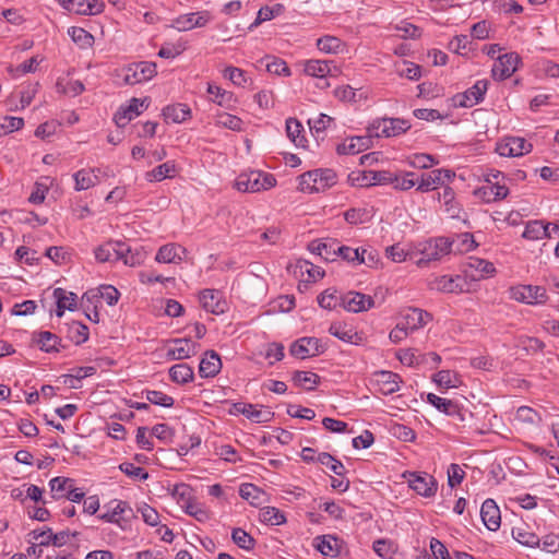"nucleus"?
Here are the masks:
<instances>
[{
  "label": "nucleus",
  "instance_id": "nucleus-1",
  "mask_svg": "<svg viewBox=\"0 0 559 559\" xmlns=\"http://www.w3.org/2000/svg\"><path fill=\"white\" fill-rule=\"evenodd\" d=\"M337 175L333 169L319 168L298 177V189L305 193H320L335 186Z\"/></svg>",
  "mask_w": 559,
  "mask_h": 559
},
{
  "label": "nucleus",
  "instance_id": "nucleus-2",
  "mask_svg": "<svg viewBox=\"0 0 559 559\" xmlns=\"http://www.w3.org/2000/svg\"><path fill=\"white\" fill-rule=\"evenodd\" d=\"M276 183L275 178L271 174L259 170H251L240 174L236 181L235 188L240 192H260L273 188Z\"/></svg>",
  "mask_w": 559,
  "mask_h": 559
},
{
  "label": "nucleus",
  "instance_id": "nucleus-3",
  "mask_svg": "<svg viewBox=\"0 0 559 559\" xmlns=\"http://www.w3.org/2000/svg\"><path fill=\"white\" fill-rule=\"evenodd\" d=\"M411 128L407 120L399 118H382L374 120L368 128L369 136H396L406 132Z\"/></svg>",
  "mask_w": 559,
  "mask_h": 559
},
{
  "label": "nucleus",
  "instance_id": "nucleus-4",
  "mask_svg": "<svg viewBox=\"0 0 559 559\" xmlns=\"http://www.w3.org/2000/svg\"><path fill=\"white\" fill-rule=\"evenodd\" d=\"M510 297L519 302L527 305H543L548 300V295L543 286L518 285L510 288Z\"/></svg>",
  "mask_w": 559,
  "mask_h": 559
},
{
  "label": "nucleus",
  "instance_id": "nucleus-5",
  "mask_svg": "<svg viewBox=\"0 0 559 559\" xmlns=\"http://www.w3.org/2000/svg\"><path fill=\"white\" fill-rule=\"evenodd\" d=\"M156 73V63L136 62L123 69V82L128 85L140 84L153 79Z\"/></svg>",
  "mask_w": 559,
  "mask_h": 559
},
{
  "label": "nucleus",
  "instance_id": "nucleus-6",
  "mask_svg": "<svg viewBox=\"0 0 559 559\" xmlns=\"http://www.w3.org/2000/svg\"><path fill=\"white\" fill-rule=\"evenodd\" d=\"M454 176L455 174L449 169H433L430 173L421 175L416 189L419 192H429L438 187L445 186Z\"/></svg>",
  "mask_w": 559,
  "mask_h": 559
},
{
  "label": "nucleus",
  "instance_id": "nucleus-7",
  "mask_svg": "<svg viewBox=\"0 0 559 559\" xmlns=\"http://www.w3.org/2000/svg\"><path fill=\"white\" fill-rule=\"evenodd\" d=\"M115 506L106 512L98 515L102 521L117 524L120 528L127 530L129 526V519L133 515V511L126 501L115 500Z\"/></svg>",
  "mask_w": 559,
  "mask_h": 559
},
{
  "label": "nucleus",
  "instance_id": "nucleus-8",
  "mask_svg": "<svg viewBox=\"0 0 559 559\" xmlns=\"http://www.w3.org/2000/svg\"><path fill=\"white\" fill-rule=\"evenodd\" d=\"M532 147V144L523 138L506 136L497 144L496 151L501 156L518 157L530 153Z\"/></svg>",
  "mask_w": 559,
  "mask_h": 559
},
{
  "label": "nucleus",
  "instance_id": "nucleus-9",
  "mask_svg": "<svg viewBox=\"0 0 559 559\" xmlns=\"http://www.w3.org/2000/svg\"><path fill=\"white\" fill-rule=\"evenodd\" d=\"M421 252L424 258L417 261L419 266L428 261L439 260L441 257L453 252V242H450L449 238L439 237L429 241Z\"/></svg>",
  "mask_w": 559,
  "mask_h": 559
},
{
  "label": "nucleus",
  "instance_id": "nucleus-10",
  "mask_svg": "<svg viewBox=\"0 0 559 559\" xmlns=\"http://www.w3.org/2000/svg\"><path fill=\"white\" fill-rule=\"evenodd\" d=\"M293 356L305 359L324 352V346L317 337H301L295 341L289 348Z\"/></svg>",
  "mask_w": 559,
  "mask_h": 559
},
{
  "label": "nucleus",
  "instance_id": "nucleus-11",
  "mask_svg": "<svg viewBox=\"0 0 559 559\" xmlns=\"http://www.w3.org/2000/svg\"><path fill=\"white\" fill-rule=\"evenodd\" d=\"M429 404L433 405L438 411L455 418L459 423H464L466 416L471 415L466 409L462 408L457 403L440 397L433 393L427 395Z\"/></svg>",
  "mask_w": 559,
  "mask_h": 559
},
{
  "label": "nucleus",
  "instance_id": "nucleus-12",
  "mask_svg": "<svg viewBox=\"0 0 559 559\" xmlns=\"http://www.w3.org/2000/svg\"><path fill=\"white\" fill-rule=\"evenodd\" d=\"M520 57L515 52H510L498 57L491 69L492 78L497 81H503L510 78L518 69Z\"/></svg>",
  "mask_w": 559,
  "mask_h": 559
},
{
  "label": "nucleus",
  "instance_id": "nucleus-13",
  "mask_svg": "<svg viewBox=\"0 0 559 559\" xmlns=\"http://www.w3.org/2000/svg\"><path fill=\"white\" fill-rule=\"evenodd\" d=\"M431 320L432 316L429 312L419 308L409 307L401 311L400 322L409 332H414L425 326Z\"/></svg>",
  "mask_w": 559,
  "mask_h": 559
},
{
  "label": "nucleus",
  "instance_id": "nucleus-14",
  "mask_svg": "<svg viewBox=\"0 0 559 559\" xmlns=\"http://www.w3.org/2000/svg\"><path fill=\"white\" fill-rule=\"evenodd\" d=\"M129 251L130 247L124 242L108 241L95 249V258L98 262L118 261Z\"/></svg>",
  "mask_w": 559,
  "mask_h": 559
},
{
  "label": "nucleus",
  "instance_id": "nucleus-15",
  "mask_svg": "<svg viewBox=\"0 0 559 559\" xmlns=\"http://www.w3.org/2000/svg\"><path fill=\"white\" fill-rule=\"evenodd\" d=\"M408 484L414 491L423 497H432L438 489V484L433 476L426 473H411Z\"/></svg>",
  "mask_w": 559,
  "mask_h": 559
},
{
  "label": "nucleus",
  "instance_id": "nucleus-16",
  "mask_svg": "<svg viewBox=\"0 0 559 559\" xmlns=\"http://www.w3.org/2000/svg\"><path fill=\"white\" fill-rule=\"evenodd\" d=\"M488 88L487 80H478L471 88L454 97L460 107H473L484 99Z\"/></svg>",
  "mask_w": 559,
  "mask_h": 559
},
{
  "label": "nucleus",
  "instance_id": "nucleus-17",
  "mask_svg": "<svg viewBox=\"0 0 559 559\" xmlns=\"http://www.w3.org/2000/svg\"><path fill=\"white\" fill-rule=\"evenodd\" d=\"M200 302L206 311L214 314H223L227 311V302L223 294L216 289H203L200 293Z\"/></svg>",
  "mask_w": 559,
  "mask_h": 559
},
{
  "label": "nucleus",
  "instance_id": "nucleus-18",
  "mask_svg": "<svg viewBox=\"0 0 559 559\" xmlns=\"http://www.w3.org/2000/svg\"><path fill=\"white\" fill-rule=\"evenodd\" d=\"M428 287L440 293L457 294L464 290V280L459 275H441L430 280Z\"/></svg>",
  "mask_w": 559,
  "mask_h": 559
},
{
  "label": "nucleus",
  "instance_id": "nucleus-19",
  "mask_svg": "<svg viewBox=\"0 0 559 559\" xmlns=\"http://www.w3.org/2000/svg\"><path fill=\"white\" fill-rule=\"evenodd\" d=\"M235 411L245 415L253 423L264 424L272 420L274 413L270 408L247 403H236Z\"/></svg>",
  "mask_w": 559,
  "mask_h": 559
},
{
  "label": "nucleus",
  "instance_id": "nucleus-20",
  "mask_svg": "<svg viewBox=\"0 0 559 559\" xmlns=\"http://www.w3.org/2000/svg\"><path fill=\"white\" fill-rule=\"evenodd\" d=\"M341 301L344 309L349 312L367 311L374 305L372 297L357 292L345 294L341 298Z\"/></svg>",
  "mask_w": 559,
  "mask_h": 559
},
{
  "label": "nucleus",
  "instance_id": "nucleus-21",
  "mask_svg": "<svg viewBox=\"0 0 559 559\" xmlns=\"http://www.w3.org/2000/svg\"><path fill=\"white\" fill-rule=\"evenodd\" d=\"M342 540L334 535H321L313 539L314 548L324 557L335 558L341 554Z\"/></svg>",
  "mask_w": 559,
  "mask_h": 559
},
{
  "label": "nucleus",
  "instance_id": "nucleus-22",
  "mask_svg": "<svg viewBox=\"0 0 559 559\" xmlns=\"http://www.w3.org/2000/svg\"><path fill=\"white\" fill-rule=\"evenodd\" d=\"M173 346L167 350V357L175 360H182L197 354V344L189 338H175Z\"/></svg>",
  "mask_w": 559,
  "mask_h": 559
},
{
  "label": "nucleus",
  "instance_id": "nucleus-23",
  "mask_svg": "<svg viewBox=\"0 0 559 559\" xmlns=\"http://www.w3.org/2000/svg\"><path fill=\"white\" fill-rule=\"evenodd\" d=\"M329 333L338 340L359 345L364 342V336L361 333L355 331L350 325L342 322H333L329 328Z\"/></svg>",
  "mask_w": 559,
  "mask_h": 559
},
{
  "label": "nucleus",
  "instance_id": "nucleus-24",
  "mask_svg": "<svg viewBox=\"0 0 559 559\" xmlns=\"http://www.w3.org/2000/svg\"><path fill=\"white\" fill-rule=\"evenodd\" d=\"M144 108V100L132 98L128 106L120 107L114 120L119 128L126 127L132 119L136 118Z\"/></svg>",
  "mask_w": 559,
  "mask_h": 559
},
{
  "label": "nucleus",
  "instance_id": "nucleus-25",
  "mask_svg": "<svg viewBox=\"0 0 559 559\" xmlns=\"http://www.w3.org/2000/svg\"><path fill=\"white\" fill-rule=\"evenodd\" d=\"M480 516L483 523L489 531H497L501 524L500 510L492 499H487L483 502L480 509Z\"/></svg>",
  "mask_w": 559,
  "mask_h": 559
},
{
  "label": "nucleus",
  "instance_id": "nucleus-26",
  "mask_svg": "<svg viewBox=\"0 0 559 559\" xmlns=\"http://www.w3.org/2000/svg\"><path fill=\"white\" fill-rule=\"evenodd\" d=\"M187 254L186 248L177 243L162 246L155 257L158 263H180Z\"/></svg>",
  "mask_w": 559,
  "mask_h": 559
},
{
  "label": "nucleus",
  "instance_id": "nucleus-27",
  "mask_svg": "<svg viewBox=\"0 0 559 559\" xmlns=\"http://www.w3.org/2000/svg\"><path fill=\"white\" fill-rule=\"evenodd\" d=\"M222 368L219 355L214 350L205 353L199 366V373L202 378L215 377Z\"/></svg>",
  "mask_w": 559,
  "mask_h": 559
},
{
  "label": "nucleus",
  "instance_id": "nucleus-28",
  "mask_svg": "<svg viewBox=\"0 0 559 559\" xmlns=\"http://www.w3.org/2000/svg\"><path fill=\"white\" fill-rule=\"evenodd\" d=\"M466 266V272L469 271V275L475 280L491 276L496 272V269L491 262L479 258H468Z\"/></svg>",
  "mask_w": 559,
  "mask_h": 559
},
{
  "label": "nucleus",
  "instance_id": "nucleus-29",
  "mask_svg": "<svg viewBox=\"0 0 559 559\" xmlns=\"http://www.w3.org/2000/svg\"><path fill=\"white\" fill-rule=\"evenodd\" d=\"M100 171L99 168L94 169H80L73 175V179L75 182L74 189L76 191L87 190L99 182L98 175L96 174Z\"/></svg>",
  "mask_w": 559,
  "mask_h": 559
},
{
  "label": "nucleus",
  "instance_id": "nucleus-30",
  "mask_svg": "<svg viewBox=\"0 0 559 559\" xmlns=\"http://www.w3.org/2000/svg\"><path fill=\"white\" fill-rule=\"evenodd\" d=\"M207 17L198 13H188L178 16L173 22V26L180 32L190 31L194 27H202L207 23Z\"/></svg>",
  "mask_w": 559,
  "mask_h": 559
},
{
  "label": "nucleus",
  "instance_id": "nucleus-31",
  "mask_svg": "<svg viewBox=\"0 0 559 559\" xmlns=\"http://www.w3.org/2000/svg\"><path fill=\"white\" fill-rule=\"evenodd\" d=\"M371 136H353L346 140L344 143L337 145L338 154H358L369 147Z\"/></svg>",
  "mask_w": 559,
  "mask_h": 559
},
{
  "label": "nucleus",
  "instance_id": "nucleus-32",
  "mask_svg": "<svg viewBox=\"0 0 559 559\" xmlns=\"http://www.w3.org/2000/svg\"><path fill=\"white\" fill-rule=\"evenodd\" d=\"M549 227L550 224H544L542 221H531L526 224L522 236L527 240L550 238L551 231L549 230Z\"/></svg>",
  "mask_w": 559,
  "mask_h": 559
},
{
  "label": "nucleus",
  "instance_id": "nucleus-33",
  "mask_svg": "<svg viewBox=\"0 0 559 559\" xmlns=\"http://www.w3.org/2000/svg\"><path fill=\"white\" fill-rule=\"evenodd\" d=\"M53 296L57 299V311L58 317H62L64 310H74L76 307V295L74 293H68L62 288H56Z\"/></svg>",
  "mask_w": 559,
  "mask_h": 559
},
{
  "label": "nucleus",
  "instance_id": "nucleus-34",
  "mask_svg": "<svg viewBox=\"0 0 559 559\" xmlns=\"http://www.w3.org/2000/svg\"><path fill=\"white\" fill-rule=\"evenodd\" d=\"M401 378L392 371H381L378 373V383L380 391L384 395L393 394L400 390Z\"/></svg>",
  "mask_w": 559,
  "mask_h": 559
},
{
  "label": "nucleus",
  "instance_id": "nucleus-35",
  "mask_svg": "<svg viewBox=\"0 0 559 559\" xmlns=\"http://www.w3.org/2000/svg\"><path fill=\"white\" fill-rule=\"evenodd\" d=\"M163 115L167 121L181 123L190 118L191 110L185 104L169 105L164 108Z\"/></svg>",
  "mask_w": 559,
  "mask_h": 559
},
{
  "label": "nucleus",
  "instance_id": "nucleus-36",
  "mask_svg": "<svg viewBox=\"0 0 559 559\" xmlns=\"http://www.w3.org/2000/svg\"><path fill=\"white\" fill-rule=\"evenodd\" d=\"M176 173H177V168H176L175 162L169 160V162L158 165L151 171H147L145 174V179L148 182L162 181L163 179L175 177Z\"/></svg>",
  "mask_w": 559,
  "mask_h": 559
},
{
  "label": "nucleus",
  "instance_id": "nucleus-37",
  "mask_svg": "<svg viewBox=\"0 0 559 559\" xmlns=\"http://www.w3.org/2000/svg\"><path fill=\"white\" fill-rule=\"evenodd\" d=\"M438 201L443 204L445 212L451 217L459 216L460 207L455 201V193L452 188L444 186L443 190L438 192Z\"/></svg>",
  "mask_w": 559,
  "mask_h": 559
},
{
  "label": "nucleus",
  "instance_id": "nucleus-38",
  "mask_svg": "<svg viewBox=\"0 0 559 559\" xmlns=\"http://www.w3.org/2000/svg\"><path fill=\"white\" fill-rule=\"evenodd\" d=\"M309 250L319 254L326 261H333L336 257V241H319L314 240L309 243Z\"/></svg>",
  "mask_w": 559,
  "mask_h": 559
},
{
  "label": "nucleus",
  "instance_id": "nucleus-39",
  "mask_svg": "<svg viewBox=\"0 0 559 559\" xmlns=\"http://www.w3.org/2000/svg\"><path fill=\"white\" fill-rule=\"evenodd\" d=\"M487 182L481 188V192L488 202L502 200L508 195L509 190L504 185H500L499 181L493 182L490 178L487 179Z\"/></svg>",
  "mask_w": 559,
  "mask_h": 559
},
{
  "label": "nucleus",
  "instance_id": "nucleus-40",
  "mask_svg": "<svg viewBox=\"0 0 559 559\" xmlns=\"http://www.w3.org/2000/svg\"><path fill=\"white\" fill-rule=\"evenodd\" d=\"M193 369L187 364H177L169 369L170 379L179 384L193 380Z\"/></svg>",
  "mask_w": 559,
  "mask_h": 559
},
{
  "label": "nucleus",
  "instance_id": "nucleus-41",
  "mask_svg": "<svg viewBox=\"0 0 559 559\" xmlns=\"http://www.w3.org/2000/svg\"><path fill=\"white\" fill-rule=\"evenodd\" d=\"M302 132L304 128L297 119L289 118L286 120L287 136L296 146H305L306 139Z\"/></svg>",
  "mask_w": 559,
  "mask_h": 559
},
{
  "label": "nucleus",
  "instance_id": "nucleus-42",
  "mask_svg": "<svg viewBox=\"0 0 559 559\" xmlns=\"http://www.w3.org/2000/svg\"><path fill=\"white\" fill-rule=\"evenodd\" d=\"M284 12V5L281 3L275 4L274 7H262L257 14L254 22L250 25V29L259 26L261 23L270 21L275 16L281 15Z\"/></svg>",
  "mask_w": 559,
  "mask_h": 559
},
{
  "label": "nucleus",
  "instance_id": "nucleus-43",
  "mask_svg": "<svg viewBox=\"0 0 559 559\" xmlns=\"http://www.w3.org/2000/svg\"><path fill=\"white\" fill-rule=\"evenodd\" d=\"M68 34L80 48L86 49L94 44V36L82 27L72 26L68 29Z\"/></svg>",
  "mask_w": 559,
  "mask_h": 559
},
{
  "label": "nucleus",
  "instance_id": "nucleus-44",
  "mask_svg": "<svg viewBox=\"0 0 559 559\" xmlns=\"http://www.w3.org/2000/svg\"><path fill=\"white\" fill-rule=\"evenodd\" d=\"M305 73L314 78H325L331 73V67L328 61L309 60L305 63Z\"/></svg>",
  "mask_w": 559,
  "mask_h": 559
},
{
  "label": "nucleus",
  "instance_id": "nucleus-45",
  "mask_svg": "<svg viewBox=\"0 0 559 559\" xmlns=\"http://www.w3.org/2000/svg\"><path fill=\"white\" fill-rule=\"evenodd\" d=\"M296 385L306 390H313L320 382V377L311 371H296L293 377Z\"/></svg>",
  "mask_w": 559,
  "mask_h": 559
},
{
  "label": "nucleus",
  "instance_id": "nucleus-46",
  "mask_svg": "<svg viewBox=\"0 0 559 559\" xmlns=\"http://www.w3.org/2000/svg\"><path fill=\"white\" fill-rule=\"evenodd\" d=\"M73 479L66 477H55L49 481L50 491L53 499L64 498L69 488L73 486Z\"/></svg>",
  "mask_w": 559,
  "mask_h": 559
},
{
  "label": "nucleus",
  "instance_id": "nucleus-47",
  "mask_svg": "<svg viewBox=\"0 0 559 559\" xmlns=\"http://www.w3.org/2000/svg\"><path fill=\"white\" fill-rule=\"evenodd\" d=\"M215 123L218 127L226 128L233 131L242 130V120L234 115L227 112H218L215 117Z\"/></svg>",
  "mask_w": 559,
  "mask_h": 559
},
{
  "label": "nucleus",
  "instance_id": "nucleus-48",
  "mask_svg": "<svg viewBox=\"0 0 559 559\" xmlns=\"http://www.w3.org/2000/svg\"><path fill=\"white\" fill-rule=\"evenodd\" d=\"M24 127V119L13 116H0V138L19 131Z\"/></svg>",
  "mask_w": 559,
  "mask_h": 559
},
{
  "label": "nucleus",
  "instance_id": "nucleus-49",
  "mask_svg": "<svg viewBox=\"0 0 559 559\" xmlns=\"http://www.w3.org/2000/svg\"><path fill=\"white\" fill-rule=\"evenodd\" d=\"M372 213L368 209H349L344 213V218L348 224L358 225L369 222Z\"/></svg>",
  "mask_w": 559,
  "mask_h": 559
},
{
  "label": "nucleus",
  "instance_id": "nucleus-50",
  "mask_svg": "<svg viewBox=\"0 0 559 559\" xmlns=\"http://www.w3.org/2000/svg\"><path fill=\"white\" fill-rule=\"evenodd\" d=\"M186 512L199 522H206L211 519V513L202 503L195 500H188Z\"/></svg>",
  "mask_w": 559,
  "mask_h": 559
},
{
  "label": "nucleus",
  "instance_id": "nucleus-51",
  "mask_svg": "<svg viewBox=\"0 0 559 559\" xmlns=\"http://www.w3.org/2000/svg\"><path fill=\"white\" fill-rule=\"evenodd\" d=\"M207 93L214 96V103L223 107L228 108L230 103L234 100V94L231 92L225 91L214 84H209Z\"/></svg>",
  "mask_w": 559,
  "mask_h": 559
},
{
  "label": "nucleus",
  "instance_id": "nucleus-52",
  "mask_svg": "<svg viewBox=\"0 0 559 559\" xmlns=\"http://www.w3.org/2000/svg\"><path fill=\"white\" fill-rule=\"evenodd\" d=\"M396 72L400 76H404L413 81H417L421 76V68L418 64L405 60L396 64Z\"/></svg>",
  "mask_w": 559,
  "mask_h": 559
},
{
  "label": "nucleus",
  "instance_id": "nucleus-53",
  "mask_svg": "<svg viewBox=\"0 0 559 559\" xmlns=\"http://www.w3.org/2000/svg\"><path fill=\"white\" fill-rule=\"evenodd\" d=\"M450 242H453L454 252H468L476 247L473 235L469 233L457 235L456 237L452 238Z\"/></svg>",
  "mask_w": 559,
  "mask_h": 559
},
{
  "label": "nucleus",
  "instance_id": "nucleus-54",
  "mask_svg": "<svg viewBox=\"0 0 559 559\" xmlns=\"http://www.w3.org/2000/svg\"><path fill=\"white\" fill-rule=\"evenodd\" d=\"M233 542L245 550H251L255 546L254 538L242 528H234L231 532Z\"/></svg>",
  "mask_w": 559,
  "mask_h": 559
},
{
  "label": "nucleus",
  "instance_id": "nucleus-55",
  "mask_svg": "<svg viewBox=\"0 0 559 559\" xmlns=\"http://www.w3.org/2000/svg\"><path fill=\"white\" fill-rule=\"evenodd\" d=\"M260 520L270 525H281L285 522V515L274 507H266L260 511Z\"/></svg>",
  "mask_w": 559,
  "mask_h": 559
},
{
  "label": "nucleus",
  "instance_id": "nucleus-56",
  "mask_svg": "<svg viewBox=\"0 0 559 559\" xmlns=\"http://www.w3.org/2000/svg\"><path fill=\"white\" fill-rule=\"evenodd\" d=\"M319 50L326 53H337L342 50L343 43L334 36H323L317 40Z\"/></svg>",
  "mask_w": 559,
  "mask_h": 559
},
{
  "label": "nucleus",
  "instance_id": "nucleus-57",
  "mask_svg": "<svg viewBox=\"0 0 559 559\" xmlns=\"http://www.w3.org/2000/svg\"><path fill=\"white\" fill-rule=\"evenodd\" d=\"M239 495L242 499L250 501L252 504L261 502L264 492L253 484H242L239 488Z\"/></svg>",
  "mask_w": 559,
  "mask_h": 559
},
{
  "label": "nucleus",
  "instance_id": "nucleus-58",
  "mask_svg": "<svg viewBox=\"0 0 559 559\" xmlns=\"http://www.w3.org/2000/svg\"><path fill=\"white\" fill-rule=\"evenodd\" d=\"M317 461L320 464L328 466L337 476H343V474L345 472V466L343 465V463L341 461L334 459L331 454H329L326 452L320 453L317 456Z\"/></svg>",
  "mask_w": 559,
  "mask_h": 559
},
{
  "label": "nucleus",
  "instance_id": "nucleus-59",
  "mask_svg": "<svg viewBox=\"0 0 559 559\" xmlns=\"http://www.w3.org/2000/svg\"><path fill=\"white\" fill-rule=\"evenodd\" d=\"M368 176L370 178L365 176V181L366 182L364 185H366V186H369V185H392L394 182V174H392L390 171H385V170H382V171H369Z\"/></svg>",
  "mask_w": 559,
  "mask_h": 559
},
{
  "label": "nucleus",
  "instance_id": "nucleus-60",
  "mask_svg": "<svg viewBox=\"0 0 559 559\" xmlns=\"http://www.w3.org/2000/svg\"><path fill=\"white\" fill-rule=\"evenodd\" d=\"M513 537L522 545L527 547H535L539 545V537L528 531L516 527L512 531Z\"/></svg>",
  "mask_w": 559,
  "mask_h": 559
},
{
  "label": "nucleus",
  "instance_id": "nucleus-61",
  "mask_svg": "<svg viewBox=\"0 0 559 559\" xmlns=\"http://www.w3.org/2000/svg\"><path fill=\"white\" fill-rule=\"evenodd\" d=\"M438 163L439 160L432 155L425 153L414 154L408 160L409 166L418 169H427Z\"/></svg>",
  "mask_w": 559,
  "mask_h": 559
},
{
  "label": "nucleus",
  "instance_id": "nucleus-62",
  "mask_svg": "<svg viewBox=\"0 0 559 559\" xmlns=\"http://www.w3.org/2000/svg\"><path fill=\"white\" fill-rule=\"evenodd\" d=\"M223 76L230 80L237 86H246L249 79L242 69L236 67H227L223 71Z\"/></svg>",
  "mask_w": 559,
  "mask_h": 559
},
{
  "label": "nucleus",
  "instance_id": "nucleus-63",
  "mask_svg": "<svg viewBox=\"0 0 559 559\" xmlns=\"http://www.w3.org/2000/svg\"><path fill=\"white\" fill-rule=\"evenodd\" d=\"M146 400L155 405L171 407L175 403L174 399L160 391L155 390H146L145 392Z\"/></svg>",
  "mask_w": 559,
  "mask_h": 559
},
{
  "label": "nucleus",
  "instance_id": "nucleus-64",
  "mask_svg": "<svg viewBox=\"0 0 559 559\" xmlns=\"http://www.w3.org/2000/svg\"><path fill=\"white\" fill-rule=\"evenodd\" d=\"M59 343V338L56 334H52L48 331L40 332L38 334L37 344L39 348L45 352L57 350V345Z\"/></svg>",
  "mask_w": 559,
  "mask_h": 559
}]
</instances>
